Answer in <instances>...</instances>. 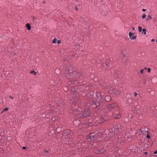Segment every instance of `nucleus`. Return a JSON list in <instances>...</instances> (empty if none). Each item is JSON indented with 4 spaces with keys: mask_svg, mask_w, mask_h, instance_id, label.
<instances>
[{
    "mask_svg": "<svg viewBox=\"0 0 157 157\" xmlns=\"http://www.w3.org/2000/svg\"><path fill=\"white\" fill-rule=\"evenodd\" d=\"M109 108L110 109H116L117 111H115L113 113V117L115 118H119L121 117V115L119 114L118 110V104L117 103H114V104L110 105L109 106Z\"/></svg>",
    "mask_w": 157,
    "mask_h": 157,
    "instance_id": "obj_1",
    "label": "nucleus"
},
{
    "mask_svg": "<svg viewBox=\"0 0 157 157\" xmlns=\"http://www.w3.org/2000/svg\"><path fill=\"white\" fill-rule=\"evenodd\" d=\"M131 137L129 134L128 133H126L125 132H123L118 137V141L119 142H122L125 141L126 140L129 139Z\"/></svg>",
    "mask_w": 157,
    "mask_h": 157,
    "instance_id": "obj_2",
    "label": "nucleus"
},
{
    "mask_svg": "<svg viewBox=\"0 0 157 157\" xmlns=\"http://www.w3.org/2000/svg\"><path fill=\"white\" fill-rule=\"evenodd\" d=\"M101 133L100 132L96 131L94 133H91L89 134L88 136V138L91 140H95L98 139V138H101Z\"/></svg>",
    "mask_w": 157,
    "mask_h": 157,
    "instance_id": "obj_3",
    "label": "nucleus"
},
{
    "mask_svg": "<svg viewBox=\"0 0 157 157\" xmlns=\"http://www.w3.org/2000/svg\"><path fill=\"white\" fill-rule=\"evenodd\" d=\"M66 70H68V75L71 78H74L75 76L76 75L75 74L76 72L74 71V70L73 69L72 67L71 66L70 67L66 66Z\"/></svg>",
    "mask_w": 157,
    "mask_h": 157,
    "instance_id": "obj_4",
    "label": "nucleus"
},
{
    "mask_svg": "<svg viewBox=\"0 0 157 157\" xmlns=\"http://www.w3.org/2000/svg\"><path fill=\"white\" fill-rule=\"evenodd\" d=\"M81 111H82V109L81 108H79L76 112L78 113L76 114L78 115L79 117H84L87 116L89 115V110L87 109H86L82 113L78 114V113L80 112Z\"/></svg>",
    "mask_w": 157,
    "mask_h": 157,
    "instance_id": "obj_5",
    "label": "nucleus"
},
{
    "mask_svg": "<svg viewBox=\"0 0 157 157\" xmlns=\"http://www.w3.org/2000/svg\"><path fill=\"white\" fill-rule=\"evenodd\" d=\"M105 147L104 146L101 145L99 146L98 148L95 149L94 151L96 154L102 153L107 149L106 146Z\"/></svg>",
    "mask_w": 157,
    "mask_h": 157,
    "instance_id": "obj_6",
    "label": "nucleus"
},
{
    "mask_svg": "<svg viewBox=\"0 0 157 157\" xmlns=\"http://www.w3.org/2000/svg\"><path fill=\"white\" fill-rule=\"evenodd\" d=\"M118 127L119 126H115L112 128L110 131L109 135L110 136L112 134L113 135L117 133L120 129Z\"/></svg>",
    "mask_w": 157,
    "mask_h": 157,
    "instance_id": "obj_7",
    "label": "nucleus"
},
{
    "mask_svg": "<svg viewBox=\"0 0 157 157\" xmlns=\"http://www.w3.org/2000/svg\"><path fill=\"white\" fill-rule=\"evenodd\" d=\"M106 89L108 90H111L112 91V92H111L110 91H109V92L110 93L112 94L113 93V94H118L120 93V91L118 90H116L114 89H112V88L110 87H107Z\"/></svg>",
    "mask_w": 157,
    "mask_h": 157,
    "instance_id": "obj_8",
    "label": "nucleus"
},
{
    "mask_svg": "<svg viewBox=\"0 0 157 157\" xmlns=\"http://www.w3.org/2000/svg\"><path fill=\"white\" fill-rule=\"evenodd\" d=\"M97 96L98 99L100 100L104 99L106 98H108L109 97L107 96L105 97L104 96H102L101 94L99 93L97 94Z\"/></svg>",
    "mask_w": 157,
    "mask_h": 157,
    "instance_id": "obj_9",
    "label": "nucleus"
},
{
    "mask_svg": "<svg viewBox=\"0 0 157 157\" xmlns=\"http://www.w3.org/2000/svg\"><path fill=\"white\" fill-rule=\"evenodd\" d=\"M133 34L131 32H129V36L130 38H131L132 40H134L136 39V36L134 35H133L132 36Z\"/></svg>",
    "mask_w": 157,
    "mask_h": 157,
    "instance_id": "obj_10",
    "label": "nucleus"
},
{
    "mask_svg": "<svg viewBox=\"0 0 157 157\" xmlns=\"http://www.w3.org/2000/svg\"><path fill=\"white\" fill-rule=\"evenodd\" d=\"M133 117V115L132 114H130L128 115V120H126L125 121L126 122H128V121H131V118Z\"/></svg>",
    "mask_w": 157,
    "mask_h": 157,
    "instance_id": "obj_11",
    "label": "nucleus"
},
{
    "mask_svg": "<svg viewBox=\"0 0 157 157\" xmlns=\"http://www.w3.org/2000/svg\"><path fill=\"white\" fill-rule=\"evenodd\" d=\"M108 118V117L107 116H105V117H102L101 118V119L102 121V122H103L105 121L106 119H107Z\"/></svg>",
    "mask_w": 157,
    "mask_h": 157,
    "instance_id": "obj_12",
    "label": "nucleus"
},
{
    "mask_svg": "<svg viewBox=\"0 0 157 157\" xmlns=\"http://www.w3.org/2000/svg\"><path fill=\"white\" fill-rule=\"evenodd\" d=\"M26 27L27 28L28 30H30L31 29V27L30 25V24L29 23H27L26 25Z\"/></svg>",
    "mask_w": 157,
    "mask_h": 157,
    "instance_id": "obj_13",
    "label": "nucleus"
},
{
    "mask_svg": "<svg viewBox=\"0 0 157 157\" xmlns=\"http://www.w3.org/2000/svg\"><path fill=\"white\" fill-rule=\"evenodd\" d=\"M59 106L61 107V108H62L63 106H64V104L62 102H61L60 103V102H59Z\"/></svg>",
    "mask_w": 157,
    "mask_h": 157,
    "instance_id": "obj_14",
    "label": "nucleus"
},
{
    "mask_svg": "<svg viewBox=\"0 0 157 157\" xmlns=\"http://www.w3.org/2000/svg\"><path fill=\"white\" fill-rule=\"evenodd\" d=\"M57 40L56 38L54 39L52 41V43H53V44L55 43L56 42Z\"/></svg>",
    "mask_w": 157,
    "mask_h": 157,
    "instance_id": "obj_15",
    "label": "nucleus"
},
{
    "mask_svg": "<svg viewBox=\"0 0 157 157\" xmlns=\"http://www.w3.org/2000/svg\"><path fill=\"white\" fill-rule=\"evenodd\" d=\"M138 30L140 32H141V31L142 30V27L140 26H139L138 27Z\"/></svg>",
    "mask_w": 157,
    "mask_h": 157,
    "instance_id": "obj_16",
    "label": "nucleus"
},
{
    "mask_svg": "<svg viewBox=\"0 0 157 157\" xmlns=\"http://www.w3.org/2000/svg\"><path fill=\"white\" fill-rule=\"evenodd\" d=\"M142 31L144 32V35L146 34V29H142Z\"/></svg>",
    "mask_w": 157,
    "mask_h": 157,
    "instance_id": "obj_17",
    "label": "nucleus"
},
{
    "mask_svg": "<svg viewBox=\"0 0 157 157\" xmlns=\"http://www.w3.org/2000/svg\"><path fill=\"white\" fill-rule=\"evenodd\" d=\"M30 73L31 74H34L35 75L36 74V72H35L34 71H31L30 72Z\"/></svg>",
    "mask_w": 157,
    "mask_h": 157,
    "instance_id": "obj_18",
    "label": "nucleus"
},
{
    "mask_svg": "<svg viewBox=\"0 0 157 157\" xmlns=\"http://www.w3.org/2000/svg\"><path fill=\"white\" fill-rule=\"evenodd\" d=\"M101 7L104 8L105 6V3H104L103 5L102 3H101Z\"/></svg>",
    "mask_w": 157,
    "mask_h": 157,
    "instance_id": "obj_19",
    "label": "nucleus"
},
{
    "mask_svg": "<svg viewBox=\"0 0 157 157\" xmlns=\"http://www.w3.org/2000/svg\"><path fill=\"white\" fill-rule=\"evenodd\" d=\"M146 17V15L145 14H143L142 16V18H143V19H144Z\"/></svg>",
    "mask_w": 157,
    "mask_h": 157,
    "instance_id": "obj_20",
    "label": "nucleus"
},
{
    "mask_svg": "<svg viewBox=\"0 0 157 157\" xmlns=\"http://www.w3.org/2000/svg\"><path fill=\"white\" fill-rule=\"evenodd\" d=\"M70 100H71V101H72V103H74V101H76V100H75V99H74V98H73V99H71Z\"/></svg>",
    "mask_w": 157,
    "mask_h": 157,
    "instance_id": "obj_21",
    "label": "nucleus"
},
{
    "mask_svg": "<svg viewBox=\"0 0 157 157\" xmlns=\"http://www.w3.org/2000/svg\"><path fill=\"white\" fill-rule=\"evenodd\" d=\"M140 133V134H142L143 133V132L142 131V130L141 129L139 130Z\"/></svg>",
    "mask_w": 157,
    "mask_h": 157,
    "instance_id": "obj_22",
    "label": "nucleus"
},
{
    "mask_svg": "<svg viewBox=\"0 0 157 157\" xmlns=\"http://www.w3.org/2000/svg\"><path fill=\"white\" fill-rule=\"evenodd\" d=\"M105 65H106V67H107L108 65V62H106L105 63Z\"/></svg>",
    "mask_w": 157,
    "mask_h": 157,
    "instance_id": "obj_23",
    "label": "nucleus"
},
{
    "mask_svg": "<svg viewBox=\"0 0 157 157\" xmlns=\"http://www.w3.org/2000/svg\"><path fill=\"white\" fill-rule=\"evenodd\" d=\"M148 17L150 20H151L152 19V17L150 15L148 16Z\"/></svg>",
    "mask_w": 157,
    "mask_h": 157,
    "instance_id": "obj_24",
    "label": "nucleus"
},
{
    "mask_svg": "<svg viewBox=\"0 0 157 157\" xmlns=\"http://www.w3.org/2000/svg\"><path fill=\"white\" fill-rule=\"evenodd\" d=\"M138 94V93H134V96H135V97H136L137 96V95Z\"/></svg>",
    "mask_w": 157,
    "mask_h": 157,
    "instance_id": "obj_25",
    "label": "nucleus"
},
{
    "mask_svg": "<svg viewBox=\"0 0 157 157\" xmlns=\"http://www.w3.org/2000/svg\"><path fill=\"white\" fill-rule=\"evenodd\" d=\"M56 120V117H53L52 119V121H54Z\"/></svg>",
    "mask_w": 157,
    "mask_h": 157,
    "instance_id": "obj_26",
    "label": "nucleus"
},
{
    "mask_svg": "<svg viewBox=\"0 0 157 157\" xmlns=\"http://www.w3.org/2000/svg\"><path fill=\"white\" fill-rule=\"evenodd\" d=\"M143 71L144 70L143 69H142L140 71V72L142 74H143Z\"/></svg>",
    "mask_w": 157,
    "mask_h": 157,
    "instance_id": "obj_27",
    "label": "nucleus"
},
{
    "mask_svg": "<svg viewBox=\"0 0 157 157\" xmlns=\"http://www.w3.org/2000/svg\"><path fill=\"white\" fill-rule=\"evenodd\" d=\"M8 108H5V109H4L3 110V111H6L7 110H8Z\"/></svg>",
    "mask_w": 157,
    "mask_h": 157,
    "instance_id": "obj_28",
    "label": "nucleus"
},
{
    "mask_svg": "<svg viewBox=\"0 0 157 157\" xmlns=\"http://www.w3.org/2000/svg\"><path fill=\"white\" fill-rule=\"evenodd\" d=\"M57 43L59 44L61 43V41L60 40H58L57 42Z\"/></svg>",
    "mask_w": 157,
    "mask_h": 157,
    "instance_id": "obj_29",
    "label": "nucleus"
},
{
    "mask_svg": "<svg viewBox=\"0 0 157 157\" xmlns=\"http://www.w3.org/2000/svg\"><path fill=\"white\" fill-rule=\"evenodd\" d=\"M147 137L148 138H150V136L149 135H147Z\"/></svg>",
    "mask_w": 157,
    "mask_h": 157,
    "instance_id": "obj_30",
    "label": "nucleus"
},
{
    "mask_svg": "<svg viewBox=\"0 0 157 157\" xmlns=\"http://www.w3.org/2000/svg\"><path fill=\"white\" fill-rule=\"evenodd\" d=\"M148 71L149 72H150L151 71V69L150 68H148Z\"/></svg>",
    "mask_w": 157,
    "mask_h": 157,
    "instance_id": "obj_31",
    "label": "nucleus"
},
{
    "mask_svg": "<svg viewBox=\"0 0 157 157\" xmlns=\"http://www.w3.org/2000/svg\"><path fill=\"white\" fill-rule=\"evenodd\" d=\"M59 70L58 69H56L55 70V72L56 73V72H57V71H59Z\"/></svg>",
    "mask_w": 157,
    "mask_h": 157,
    "instance_id": "obj_32",
    "label": "nucleus"
},
{
    "mask_svg": "<svg viewBox=\"0 0 157 157\" xmlns=\"http://www.w3.org/2000/svg\"><path fill=\"white\" fill-rule=\"evenodd\" d=\"M50 114H51H51L49 113V114H48V113H47V115H46V117L48 118V116L47 117V116H48V115H49Z\"/></svg>",
    "mask_w": 157,
    "mask_h": 157,
    "instance_id": "obj_33",
    "label": "nucleus"
},
{
    "mask_svg": "<svg viewBox=\"0 0 157 157\" xmlns=\"http://www.w3.org/2000/svg\"><path fill=\"white\" fill-rule=\"evenodd\" d=\"M10 98H11V99H13V97L11 96H10V97H9Z\"/></svg>",
    "mask_w": 157,
    "mask_h": 157,
    "instance_id": "obj_34",
    "label": "nucleus"
},
{
    "mask_svg": "<svg viewBox=\"0 0 157 157\" xmlns=\"http://www.w3.org/2000/svg\"><path fill=\"white\" fill-rule=\"evenodd\" d=\"M154 154H157V150L155 151L154 153Z\"/></svg>",
    "mask_w": 157,
    "mask_h": 157,
    "instance_id": "obj_35",
    "label": "nucleus"
},
{
    "mask_svg": "<svg viewBox=\"0 0 157 157\" xmlns=\"http://www.w3.org/2000/svg\"><path fill=\"white\" fill-rule=\"evenodd\" d=\"M155 41V40L154 39H152L151 40V41L152 42H154Z\"/></svg>",
    "mask_w": 157,
    "mask_h": 157,
    "instance_id": "obj_36",
    "label": "nucleus"
},
{
    "mask_svg": "<svg viewBox=\"0 0 157 157\" xmlns=\"http://www.w3.org/2000/svg\"><path fill=\"white\" fill-rule=\"evenodd\" d=\"M75 8L76 10H78V7L77 6H75Z\"/></svg>",
    "mask_w": 157,
    "mask_h": 157,
    "instance_id": "obj_37",
    "label": "nucleus"
},
{
    "mask_svg": "<svg viewBox=\"0 0 157 157\" xmlns=\"http://www.w3.org/2000/svg\"><path fill=\"white\" fill-rule=\"evenodd\" d=\"M26 148V147H23V149H25Z\"/></svg>",
    "mask_w": 157,
    "mask_h": 157,
    "instance_id": "obj_38",
    "label": "nucleus"
},
{
    "mask_svg": "<svg viewBox=\"0 0 157 157\" xmlns=\"http://www.w3.org/2000/svg\"><path fill=\"white\" fill-rule=\"evenodd\" d=\"M77 83V82L76 81H75V82H74V84H75L76 85V83Z\"/></svg>",
    "mask_w": 157,
    "mask_h": 157,
    "instance_id": "obj_39",
    "label": "nucleus"
},
{
    "mask_svg": "<svg viewBox=\"0 0 157 157\" xmlns=\"http://www.w3.org/2000/svg\"><path fill=\"white\" fill-rule=\"evenodd\" d=\"M69 131V130H67V131H66V132H65V133H66L67 132H68Z\"/></svg>",
    "mask_w": 157,
    "mask_h": 157,
    "instance_id": "obj_40",
    "label": "nucleus"
},
{
    "mask_svg": "<svg viewBox=\"0 0 157 157\" xmlns=\"http://www.w3.org/2000/svg\"><path fill=\"white\" fill-rule=\"evenodd\" d=\"M132 29H133V30H135V28H134V27H132Z\"/></svg>",
    "mask_w": 157,
    "mask_h": 157,
    "instance_id": "obj_41",
    "label": "nucleus"
},
{
    "mask_svg": "<svg viewBox=\"0 0 157 157\" xmlns=\"http://www.w3.org/2000/svg\"><path fill=\"white\" fill-rule=\"evenodd\" d=\"M144 153H145V154H147V152H144Z\"/></svg>",
    "mask_w": 157,
    "mask_h": 157,
    "instance_id": "obj_42",
    "label": "nucleus"
},
{
    "mask_svg": "<svg viewBox=\"0 0 157 157\" xmlns=\"http://www.w3.org/2000/svg\"><path fill=\"white\" fill-rule=\"evenodd\" d=\"M103 2V1L102 0H101V2Z\"/></svg>",
    "mask_w": 157,
    "mask_h": 157,
    "instance_id": "obj_43",
    "label": "nucleus"
},
{
    "mask_svg": "<svg viewBox=\"0 0 157 157\" xmlns=\"http://www.w3.org/2000/svg\"><path fill=\"white\" fill-rule=\"evenodd\" d=\"M46 152H48V151H46Z\"/></svg>",
    "mask_w": 157,
    "mask_h": 157,
    "instance_id": "obj_44",
    "label": "nucleus"
},
{
    "mask_svg": "<svg viewBox=\"0 0 157 157\" xmlns=\"http://www.w3.org/2000/svg\"><path fill=\"white\" fill-rule=\"evenodd\" d=\"M142 10H146L145 9H142Z\"/></svg>",
    "mask_w": 157,
    "mask_h": 157,
    "instance_id": "obj_45",
    "label": "nucleus"
},
{
    "mask_svg": "<svg viewBox=\"0 0 157 157\" xmlns=\"http://www.w3.org/2000/svg\"><path fill=\"white\" fill-rule=\"evenodd\" d=\"M148 19H147V20H148Z\"/></svg>",
    "mask_w": 157,
    "mask_h": 157,
    "instance_id": "obj_46",
    "label": "nucleus"
},
{
    "mask_svg": "<svg viewBox=\"0 0 157 157\" xmlns=\"http://www.w3.org/2000/svg\"><path fill=\"white\" fill-rule=\"evenodd\" d=\"M73 92H71V94H73Z\"/></svg>",
    "mask_w": 157,
    "mask_h": 157,
    "instance_id": "obj_47",
    "label": "nucleus"
},
{
    "mask_svg": "<svg viewBox=\"0 0 157 157\" xmlns=\"http://www.w3.org/2000/svg\"><path fill=\"white\" fill-rule=\"evenodd\" d=\"M143 11H145L146 10H143Z\"/></svg>",
    "mask_w": 157,
    "mask_h": 157,
    "instance_id": "obj_48",
    "label": "nucleus"
}]
</instances>
